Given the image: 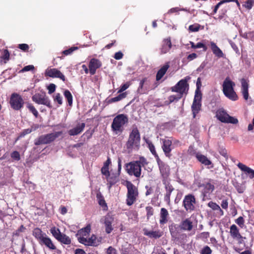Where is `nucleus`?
I'll list each match as a JSON object with an SVG mask.
<instances>
[{
    "label": "nucleus",
    "mask_w": 254,
    "mask_h": 254,
    "mask_svg": "<svg viewBox=\"0 0 254 254\" xmlns=\"http://www.w3.org/2000/svg\"><path fill=\"white\" fill-rule=\"evenodd\" d=\"M235 84L231 81L229 77H227L223 83V92L224 95L229 99L236 101L238 99V96L234 90Z\"/></svg>",
    "instance_id": "nucleus-1"
},
{
    "label": "nucleus",
    "mask_w": 254,
    "mask_h": 254,
    "mask_svg": "<svg viewBox=\"0 0 254 254\" xmlns=\"http://www.w3.org/2000/svg\"><path fill=\"white\" fill-rule=\"evenodd\" d=\"M140 141V136L139 130L136 127H133L126 144L127 148L129 149L137 148L139 146Z\"/></svg>",
    "instance_id": "nucleus-2"
},
{
    "label": "nucleus",
    "mask_w": 254,
    "mask_h": 254,
    "mask_svg": "<svg viewBox=\"0 0 254 254\" xmlns=\"http://www.w3.org/2000/svg\"><path fill=\"white\" fill-rule=\"evenodd\" d=\"M128 122V118L127 115L120 114L117 116L114 119L112 124V128L116 133L122 132L124 125Z\"/></svg>",
    "instance_id": "nucleus-3"
},
{
    "label": "nucleus",
    "mask_w": 254,
    "mask_h": 254,
    "mask_svg": "<svg viewBox=\"0 0 254 254\" xmlns=\"http://www.w3.org/2000/svg\"><path fill=\"white\" fill-rule=\"evenodd\" d=\"M126 186L127 189V204L128 205H131L136 200L138 194L137 190L136 187L130 182L127 181Z\"/></svg>",
    "instance_id": "nucleus-4"
},
{
    "label": "nucleus",
    "mask_w": 254,
    "mask_h": 254,
    "mask_svg": "<svg viewBox=\"0 0 254 254\" xmlns=\"http://www.w3.org/2000/svg\"><path fill=\"white\" fill-rule=\"evenodd\" d=\"M190 79V76H186L185 78L180 80L178 83L172 87V91L179 93L181 96L186 93L189 89L188 81Z\"/></svg>",
    "instance_id": "nucleus-5"
},
{
    "label": "nucleus",
    "mask_w": 254,
    "mask_h": 254,
    "mask_svg": "<svg viewBox=\"0 0 254 254\" xmlns=\"http://www.w3.org/2000/svg\"><path fill=\"white\" fill-rule=\"evenodd\" d=\"M202 94L200 91L195 90V95L193 103L191 106V111L193 118H195L196 115L199 112L201 107Z\"/></svg>",
    "instance_id": "nucleus-6"
},
{
    "label": "nucleus",
    "mask_w": 254,
    "mask_h": 254,
    "mask_svg": "<svg viewBox=\"0 0 254 254\" xmlns=\"http://www.w3.org/2000/svg\"><path fill=\"white\" fill-rule=\"evenodd\" d=\"M216 116L218 120L222 123L236 124L238 123L237 119L230 116L224 110L219 109L216 112Z\"/></svg>",
    "instance_id": "nucleus-7"
},
{
    "label": "nucleus",
    "mask_w": 254,
    "mask_h": 254,
    "mask_svg": "<svg viewBox=\"0 0 254 254\" xmlns=\"http://www.w3.org/2000/svg\"><path fill=\"white\" fill-rule=\"evenodd\" d=\"M126 170L127 173L130 176H134L138 178L141 175V168L137 162L132 161L126 165Z\"/></svg>",
    "instance_id": "nucleus-8"
},
{
    "label": "nucleus",
    "mask_w": 254,
    "mask_h": 254,
    "mask_svg": "<svg viewBox=\"0 0 254 254\" xmlns=\"http://www.w3.org/2000/svg\"><path fill=\"white\" fill-rule=\"evenodd\" d=\"M62 134L61 132H56L49 133L46 135L41 136L35 142V145H40L42 144H48L54 141L56 138Z\"/></svg>",
    "instance_id": "nucleus-9"
},
{
    "label": "nucleus",
    "mask_w": 254,
    "mask_h": 254,
    "mask_svg": "<svg viewBox=\"0 0 254 254\" xmlns=\"http://www.w3.org/2000/svg\"><path fill=\"white\" fill-rule=\"evenodd\" d=\"M195 203L194 196L190 194L186 195L183 200V206L186 210L189 212L194 210Z\"/></svg>",
    "instance_id": "nucleus-10"
},
{
    "label": "nucleus",
    "mask_w": 254,
    "mask_h": 254,
    "mask_svg": "<svg viewBox=\"0 0 254 254\" xmlns=\"http://www.w3.org/2000/svg\"><path fill=\"white\" fill-rule=\"evenodd\" d=\"M114 221V216L110 213H108L101 219V222L104 225L105 232L107 234L111 233L113 230L112 224Z\"/></svg>",
    "instance_id": "nucleus-11"
},
{
    "label": "nucleus",
    "mask_w": 254,
    "mask_h": 254,
    "mask_svg": "<svg viewBox=\"0 0 254 254\" xmlns=\"http://www.w3.org/2000/svg\"><path fill=\"white\" fill-rule=\"evenodd\" d=\"M23 100L22 97L17 93L12 94L10 104L11 107L14 110H18L21 109L23 105Z\"/></svg>",
    "instance_id": "nucleus-12"
},
{
    "label": "nucleus",
    "mask_w": 254,
    "mask_h": 254,
    "mask_svg": "<svg viewBox=\"0 0 254 254\" xmlns=\"http://www.w3.org/2000/svg\"><path fill=\"white\" fill-rule=\"evenodd\" d=\"M32 100L38 104L45 105L50 107V101L45 93H37L34 95L32 97Z\"/></svg>",
    "instance_id": "nucleus-13"
},
{
    "label": "nucleus",
    "mask_w": 254,
    "mask_h": 254,
    "mask_svg": "<svg viewBox=\"0 0 254 254\" xmlns=\"http://www.w3.org/2000/svg\"><path fill=\"white\" fill-rule=\"evenodd\" d=\"M45 75L46 76L60 78L63 81L65 80L64 75L59 70L55 68H47L45 70Z\"/></svg>",
    "instance_id": "nucleus-14"
},
{
    "label": "nucleus",
    "mask_w": 254,
    "mask_h": 254,
    "mask_svg": "<svg viewBox=\"0 0 254 254\" xmlns=\"http://www.w3.org/2000/svg\"><path fill=\"white\" fill-rule=\"evenodd\" d=\"M160 173L163 178H166L170 174V168L168 165L162 162L159 158L157 159Z\"/></svg>",
    "instance_id": "nucleus-15"
},
{
    "label": "nucleus",
    "mask_w": 254,
    "mask_h": 254,
    "mask_svg": "<svg viewBox=\"0 0 254 254\" xmlns=\"http://www.w3.org/2000/svg\"><path fill=\"white\" fill-rule=\"evenodd\" d=\"M101 65V62L99 60L94 58L91 59L89 64L90 73L91 75H94L96 73V69Z\"/></svg>",
    "instance_id": "nucleus-16"
},
{
    "label": "nucleus",
    "mask_w": 254,
    "mask_h": 254,
    "mask_svg": "<svg viewBox=\"0 0 254 254\" xmlns=\"http://www.w3.org/2000/svg\"><path fill=\"white\" fill-rule=\"evenodd\" d=\"M172 47V43L170 38L164 39L162 42L161 47L160 48V54H165L169 52Z\"/></svg>",
    "instance_id": "nucleus-17"
},
{
    "label": "nucleus",
    "mask_w": 254,
    "mask_h": 254,
    "mask_svg": "<svg viewBox=\"0 0 254 254\" xmlns=\"http://www.w3.org/2000/svg\"><path fill=\"white\" fill-rule=\"evenodd\" d=\"M90 232V226L88 225L86 227L79 230L76 236L79 241L80 243V239H86L87 238L89 233Z\"/></svg>",
    "instance_id": "nucleus-18"
},
{
    "label": "nucleus",
    "mask_w": 254,
    "mask_h": 254,
    "mask_svg": "<svg viewBox=\"0 0 254 254\" xmlns=\"http://www.w3.org/2000/svg\"><path fill=\"white\" fill-rule=\"evenodd\" d=\"M80 243L87 246H97L100 243V241L97 240L96 236L94 235H92L89 238H87L86 239H80Z\"/></svg>",
    "instance_id": "nucleus-19"
},
{
    "label": "nucleus",
    "mask_w": 254,
    "mask_h": 254,
    "mask_svg": "<svg viewBox=\"0 0 254 254\" xmlns=\"http://www.w3.org/2000/svg\"><path fill=\"white\" fill-rule=\"evenodd\" d=\"M195 157L198 160L199 162H200L201 164H203L205 166H210L208 167V168H212L213 167V165L211 162V161L209 160L207 157L202 154L198 152L195 154Z\"/></svg>",
    "instance_id": "nucleus-20"
},
{
    "label": "nucleus",
    "mask_w": 254,
    "mask_h": 254,
    "mask_svg": "<svg viewBox=\"0 0 254 254\" xmlns=\"http://www.w3.org/2000/svg\"><path fill=\"white\" fill-rule=\"evenodd\" d=\"M143 231L144 235L150 238L157 239L163 235V232L160 230L151 231L147 229H144Z\"/></svg>",
    "instance_id": "nucleus-21"
},
{
    "label": "nucleus",
    "mask_w": 254,
    "mask_h": 254,
    "mask_svg": "<svg viewBox=\"0 0 254 254\" xmlns=\"http://www.w3.org/2000/svg\"><path fill=\"white\" fill-rule=\"evenodd\" d=\"M163 141V145H162V148L163 150V151L165 153V155L167 157H170V152L171 151V145H172V141L168 139H165L162 140Z\"/></svg>",
    "instance_id": "nucleus-22"
},
{
    "label": "nucleus",
    "mask_w": 254,
    "mask_h": 254,
    "mask_svg": "<svg viewBox=\"0 0 254 254\" xmlns=\"http://www.w3.org/2000/svg\"><path fill=\"white\" fill-rule=\"evenodd\" d=\"M237 166L241 171L244 172L246 174L248 175L250 178L253 179L254 178V170L241 163H239L237 165Z\"/></svg>",
    "instance_id": "nucleus-23"
},
{
    "label": "nucleus",
    "mask_w": 254,
    "mask_h": 254,
    "mask_svg": "<svg viewBox=\"0 0 254 254\" xmlns=\"http://www.w3.org/2000/svg\"><path fill=\"white\" fill-rule=\"evenodd\" d=\"M84 123H78L75 127L68 130V134L70 135H76L81 132L85 127Z\"/></svg>",
    "instance_id": "nucleus-24"
},
{
    "label": "nucleus",
    "mask_w": 254,
    "mask_h": 254,
    "mask_svg": "<svg viewBox=\"0 0 254 254\" xmlns=\"http://www.w3.org/2000/svg\"><path fill=\"white\" fill-rule=\"evenodd\" d=\"M241 92L242 95L245 100H247L249 96L248 92L249 84L245 79L243 78L241 80Z\"/></svg>",
    "instance_id": "nucleus-25"
},
{
    "label": "nucleus",
    "mask_w": 254,
    "mask_h": 254,
    "mask_svg": "<svg viewBox=\"0 0 254 254\" xmlns=\"http://www.w3.org/2000/svg\"><path fill=\"white\" fill-rule=\"evenodd\" d=\"M210 46L213 54H214L215 56L219 58L224 57V55L223 52L214 42H210Z\"/></svg>",
    "instance_id": "nucleus-26"
},
{
    "label": "nucleus",
    "mask_w": 254,
    "mask_h": 254,
    "mask_svg": "<svg viewBox=\"0 0 254 254\" xmlns=\"http://www.w3.org/2000/svg\"><path fill=\"white\" fill-rule=\"evenodd\" d=\"M230 234L233 239L239 240L242 238L239 232V230L235 224H233L230 228Z\"/></svg>",
    "instance_id": "nucleus-27"
},
{
    "label": "nucleus",
    "mask_w": 254,
    "mask_h": 254,
    "mask_svg": "<svg viewBox=\"0 0 254 254\" xmlns=\"http://www.w3.org/2000/svg\"><path fill=\"white\" fill-rule=\"evenodd\" d=\"M180 226L182 230L190 231L192 229V222L189 219H186L182 221Z\"/></svg>",
    "instance_id": "nucleus-28"
},
{
    "label": "nucleus",
    "mask_w": 254,
    "mask_h": 254,
    "mask_svg": "<svg viewBox=\"0 0 254 254\" xmlns=\"http://www.w3.org/2000/svg\"><path fill=\"white\" fill-rule=\"evenodd\" d=\"M40 244L45 245L47 248L50 250H55L56 249L55 246L53 243L51 239L47 237V235L44 236V238L39 242Z\"/></svg>",
    "instance_id": "nucleus-29"
},
{
    "label": "nucleus",
    "mask_w": 254,
    "mask_h": 254,
    "mask_svg": "<svg viewBox=\"0 0 254 254\" xmlns=\"http://www.w3.org/2000/svg\"><path fill=\"white\" fill-rule=\"evenodd\" d=\"M160 219L159 220L161 224H166L168 221L169 213L167 210L162 208L160 211Z\"/></svg>",
    "instance_id": "nucleus-30"
},
{
    "label": "nucleus",
    "mask_w": 254,
    "mask_h": 254,
    "mask_svg": "<svg viewBox=\"0 0 254 254\" xmlns=\"http://www.w3.org/2000/svg\"><path fill=\"white\" fill-rule=\"evenodd\" d=\"M169 67V65L167 63L164 65L161 68L158 70L157 75H156V80H160L162 77L164 75V74L166 73V71H167Z\"/></svg>",
    "instance_id": "nucleus-31"
},
{
    "label": "nucleus",
    "mask_w": 254,
    "mask_h": 254,
    "mask_svg": "<svg viewBox=\"0 0 254 254\" xmlns=\"http://www.w3.org/2000/svg\"><path fill=\"white\" fill-rule=\"evenodd\" d=\"M33 236L40 242L46 235L39 228H35L33 231Z\"/></svg>",
    "instance_id": "nucleus-32"
},
{
    "label": "nucleus",
    "mask_w": 254,
    "mask_h": 254,
    "mask_svg": "<svg viewBox=\"0 0 254 254\" xmlns=\"http://www.w3.org/2000/svg\"><path fill=\"white\" fill-rule=\"evenodd\" d=\"M165 189L166 191V193L165 196V200L166 201H170V195L172 191L174 190V188L169 183L165 184Z\"/></svg>",
    "instance_id": "nucleus-33"
},
{
    "label": "nucleus",
    "mask_w": 254,
    "mask_h": 254,
    "mask_svg": "<svg viewBox=\"0 0 254 254\" xmlns=\"http://www.w3.org/2000/svg\"><path fill=\"white\" fill-rule=\"evenodd\" d=\"M57 240L65 245L70 244L71 243L69 237L64 234H62Z\"/></svg>",
    "instance_id": "nucleus-34"
},
{
    "label": "nucleus",
    "mask_w": 254,
    "mask_h": 254,
    "mask_svg": "<svg viewBox=\"0 0 254 254\" xmlns=\"http://www.w3.org/2000/svg\"><path fill=\"white\" fill-rule=\"evenodd\" d=\"M50 232L52 233V235L57 239L58 240L61 235L62 234V233L61 232L60 230L56 228V227H52L51 230Z\"/></svg>",
    "instance_id": "nucleus-35"
},
{
    "label": "nucleus",
    "mask_w": 254,
    "mask_h": 254,
    "mask_svg": "<svg viewBox=\"0 0 254 254\" xmlns=\"http://www.w3.org/2000/svg\"><path fill=\"white\" fill-rule=\"evenodd\" d=\"M190 43L191 45V47L193 49L203 48L204 51H206L207 49V47L201 42H199L196 44H195L193 42L190 41Z\"/></svg>",
    "instance_id": "nucleus-36"
},
{
    "label": "nucleus",
    "mask_w": 254,
    "mask_h": 254,
    "mask_svg": "<svg viewBox=\"0 0 254 254\" xmlns=\"http://www.w3.org/2000/svg\"><path fill=\"white\" fill-rule=\"evenodd\" d=\"M214 189V187L213 185L210 183H207L205 185L204 189V193L205 195H207V194H209L212 192Z\"/></svg>",
    "instance_id": "nucleus-37"
},
{
    "label": "nucleus",
    "mask_w": 254,
    "mask_h": 254,
    "mask_svg": "<svg viewBox=\"0 0 254 254\" xmlns=\"http://www.w3.org/2000/svg\"><path fill=\"white\" fill-rule=\"evenodd\" d=\"M64 95L66 98L69 106H71L72 104V96L69 91L66 90L64 92Z\"/></svg>",
    "instance_id": "nucleus-38"
},
{
    "label": "nucleus",
    "mask_w": 254,
    "mask_h": 254,
    "mask_svg": "<svg viewBox=\"0 0 254 254\" xmlns=\"http://www.w3.org/2000/svg\"><path fill=\"white\" fill-rule=\"evenodd\" d=\"M127 94L126 93H122L119 94L117 97L112 98L110 99V102H115L119 101L121 100L122 99L125 98L126 97Z\"/></svg>",
    "instance_id": "nucleus-39"
},
{
    "label": "nucleus",
    "mask_w": 254,
    "mask_h": 254,
    "mask_svg": "<svg viewBox=\"0 0 254 254\" xmlns=\"http://www.w3.org/2000/svg\"><path fill=\"white\" fill-rule=\"evenodd\" d=\"M27 108L29 110V111L32 113V114L34 115L35 117H37L38 115V112L35 108L31 104H28L27 105Z\"/></svg>",
    "instance_id": "nucleus-40"
},
{
    "label": "nucleus",
    "mask_w": 254,
    "mask_h": 254,
    "mask_svg": "<svg viewBox=\"0 0 254 254\" xmlns=\"http://www.w3.org/2000/svg\"><path fill=\"white\" fill-rule=\"evenodd\" d=\"M200 253V254H211L212 250L209 247L205 246L201 250Z\"/></svg>",
    "instance_id": "nucleus-41"
},
{
    "label": "nucleus",
    "mask_w": 254,
    "mask_h": 254,
    "mask_svg": "<svg viewBox=\"0 0 254 254\" xmlns=\"http://www.w3.org/2000/svg\"><path fill=\"white\" fill-rule=\"evenodd\" d=\"M131 85V82L130 81L127 82L126 83L123 84L119 90L118 91V93H122L126 89H127L129 86Z\"/></svg>",
    "instance_id": "nucleus-42"
},
{
    "label": "nucleus",
    "mask_w": 254,
    "mask_h": 254,
    "mask_svg": "<svg viewBox=\"0 0 254 254\" xmlns=\"http://www.w3.org/2000/svg\"><path fill=\"white\" fill-rule=\"evenodd\" d=\"M135 162L138 163V165H139L141 168L147 164L146 159L143 157H140L138 160L135 161Z\"/></svg>",
    "instance_id": "nucleus-43"
},
{
    "label": "nucleus",
    "mask_w": 254,
    "mask_h": 254,
    "mask_svg": "<svg viewBox=\"0 0 254 254\" xmlns=\"http://www.w3.org/2000/svg\"><path fill=\"white\" fill-rule=\"evenodd\" d=\"M200 25L198 24H195L191 25L189 26V29L191 32H197L199 30Z\"/></svg>",
    "instance_id": "nucleus-44"
},
{
    "label": "nucleus",
    "mask_w": 254,
    "mask_h": 254,
    "mask_svg": "<svg viewBox=\"0 0 254 254\" xmlns=\"http://www.w3.org/2000/svg\"><path fill=\"white\" fill-rule=\"evenodd\" d=\"M148 146H149V148L150 151H151L152 154L153 155H154V156L156 157V159L157 158H159V156H158V155L155 151V146L153 145V144H152V143H150V144H149Z\"/></svg>",
    "instance_id": "nucleus-45"
},
{
    "label": "nucleus",
    "mask_w": 254,
    "mask_h": 254,
    "mask_svg": "<svg viewBox=\"0 0 254 254\" xmlns=\"http://www.w3.org/2000/svg\"><path fill=\"white\" fill-rule=\"evenodd\" d=\"M11 157L16 161H19L20 159L19 153L16 151H14L11 153Z\"/></svg>",
    "instance_id": "nucleus-46"
},
{
    "label": "nucleus",
    "mask_w": 254,
    "mask_h": 254,
    "mask_svg": "<svg viewBox=\"0 0 254 254\" xmlns=\"http://www.w3.org/2000/svg\"><path fill=\"white\" fill-rule=\"evenodd\" d=\"M54 100L55 102H57L59 105H62L63 103L62 97L60 93H57L55 96L54 97Z\"/></svg>",
    "instance_id": "nucleus-47"
},
{
    "label": "nucleus",
    "mask_w": 254,
    "mask_h": 254,
    "mask_svg": "<svg viewBox=\"0 0 254 254\" xmlns=\"http://www.w3.org/2000/svg\"><path fill=\"white\" fill-rule=\"evenodd\" d=\"M146 78H144L143 79L141 80L139 83V86L138 88V92L140 94L144 93V92L143 91V86L144 82L146 81Z\"/></svg>",
    "instance_id": "nucleus-48"
},
{
    "label": "nucleus",
    "mask_w": 254,
    "mask_h": 254,
    "mask_svg": "<svg viewBox=\"0 0 254 254\" xmlns=\"http://www.w3.org/2000/svg\"><path fill=\"white\" fill-rule=\"evenodd\" d=\"M208 205L209 207L214 210H217L219 209L220 207V206L217 204L212 201L209 202L208 204Z\"/></svg>",
    "instance_id": "nucleus-49"
},
{
    "label": "nucleus",
    "mask_w": 254,
    "mask_h": 254,
    "mask_svg": "<svg viewBox=\"0 0 254 254\" xmlns=\"http://www.w3.org/2000/svg\"><path fill=\"white\" fill-rule=\"evenodd\" d=\"M106 254H118L116 249H115L114 248L112 247V246L109 247L106 250Z\"/></svg>",
    "instance_id": "nucleus-50"
},
{
    "label": "nucleus",
    "mask_w": 254,
    "mask_h": 254,
    "mask_svg": "<svg viewBox=\"0 0 254 254\" xmlns=\"http://www.w3.org/2000/svg\"><path fill=\"white\" fill-rule=\"evenodd\" d=\"M181 98H182V96L180 95V94L178 96H177L176 95H172L169 97V100L170 103H172L175 101H178L179 99H181Z\"/></svg>",
    "instance_id": "nucleus-51"
},
{
    "label": "nucleus",
    "mask_w": 254,
    "mask_h": 254,
    "mask_svg": "<svg viewBox=\"0 0 254 254\" xmlns=\"http://www.w3.org/2000/svg\"><path fill=\"white\" fill-rule=\"evenodd\" d=\"M235 222L241 227H243L244 224V220L243 217L242 216L239 217L235 220Z\"/></svg>",
    "instance_id": "nucleus-52"
},
{
    "label": "nucleus",
    "mask_w": 254,
    "mask_h": 254,
    "mask_svg": "<svg viewBox=\"0 0 254 254\" xmlns=\"http://www.w3.org/2000/svg\"><path fill=\"white\" fill-rule=\"evenodd\" d=\"M48 93L52 94L55 92L56 90V85L54 84H50L48 87Z\"/></svg>",
    "instance_id": "nucleus-53"
},
{
    "label": "nucleus",
    "mask_w": 254,
    "mask_h": 254,
    "mask_svg": "<svg viewBox=\"0 0 254 254\" xmlns=\"http://www.w3.org/2000/svg\"><path fill=\"white\" fill-rule=\"evenodd\" d=\"M146 210L147 212V217H149L152 216L153 214V209L151 206H147L146 207Z\"/></svg>",
    "instance_id": "nucleus-54"
},
{
    "label": "nucleus",
    "mask_w": 254,
    "mask_h": 254,
    "mask_svg": "<svg viewBox=\"0 0 254 254\" xmlns=\"http://www.w3.org/2000/svg\"><path fill=\"white\" fill-rule=\"evenodd\" d=\"M34 66L33 65H28L24 67L21 70V72H25L34 69Z\"/></svg>",
    "instance_id": "nucleus-55"
},
{
    "label": "nucleus",
    "mask_w": 254,
    "mask_h": 254,
    "mask_svg": "<svg viewBox=\"0 0 254 254\" xmlns=\"http://www.w3.org/2000/svg\"><path fill=\"white\" fill-rule=\"evenodd\" d=\"M77 49V48H76V47L71 48L68 50H64V51H63V53L65 55H68L71 54L73 52V51H74L75 50H76Z\"/></svg>",
    "instance_id": "nucleus-56"
},
{
    "label": "nucleus",
    "mask_w": 254,
    "mask_h": 254,
    "mask_svg": "<svg viewBox=\"0 0 254 254\" xmlns=\"http://www.w3.org/2000/svg\"><path fill=\"white\" fill-rule=\"evenodd\" d=\"M253 5V2L252 0H248L244 5L245 7L248 8V9H251Z\"/></svg>",
    "instance_id": "nucleus-57"
},
{
    "label": "nucleus",
    "mask_w": 254,
    "mask_h": 254,
    "mask_svg": "<svg viewBox=\"0 0 254 254\" xmlns=\"http://www.w3.org/2000/svg\"><path fill=\"white\" fill-rule=\"evenodd\" d=\"M9 57V54L8 51L7 50H4L3 52V54L2 55V58L4 60H8Z\"/></svg>",
    "instance_id": "nucleus-58"
},
{
    "label": "nucleus",
    "mask_w": 254,
    "mask_h": 254,
    "mask_svg": "<svg viewBox=\"0 0 254 254\" xmlns=\"http://www.w3.org/2000/svg\"><path fill=\"white\" fill-rule=\"evenodd\" d=\"M18 47L19 49L23 51H26L28 49L29 46L27 44H21L18 45Z\"/></svg>",
    "instance_id": "nucleus-59"
},
{
    "label": "nucleus",
    "mask_w": 254,
    "mask_h": 254,
    "mask_svg": "<svg viewBox=\"0 0 254 254\" xmlns=\"http://www.w3.org/2000/svg\"><path fill=\"white\" fill-rule=\"evenodd\" d=\"M123 54L121 52H118L115 53L114 58L116 60H120L123 58Z\"/></svg>",
    "instance_id": "nucleus-60"
},
{
    "label": "nucleus",
    "mask_w": 254,
    "mask_h": 254,
    "mask_svg": "<svg viewBox=\"0 0 254 254\" xmlns=\"http://www.w3.org/2000/svg\"><path fill=\"white\" fill-rule=\"evenodd\" d=\"M101 171L103 174L105 175H109V167H106L103 166L101 169Z\"/></svg>",
    "instance_id": "nucleus-61"
},
{
    "label": "nucleus",
    "mask_w": 254,
    "mask_h": 254,
    "mask_svg": "<svg viewBox=\"0 0 254 254\" xmlns=\"http://www.w3.org/2000/svg\"><path fill=\"white\" fill-rule=\"evenodd\" d=\"M221 206L223 209H227L228 206V203L227 200H223L221 203Z\"/></svg>",
    "instance_id": "nucleus-62"
},
{
    "label": "nucleus",
    "mask_w": 254,
    "mask_h": 254,
    "mask_svg": "<svg viewBox=\"0 0 254 254\" xmlns=\"http://www.w3.org/2000/svg\"><path fill=\"white\" fill-rule=\"evenodd\" d=\"M197 57V55L195 53H192L191 54H190L188 56V59L189 60V61H192L193 60H194V59H195Z\"/></svg>",
    "instance_id": "nucleus-63"
},
{
    "label": "nucleus",
    "mask_w": 254,
    "mask_h": 254,
    "mask_svg": "<svg viewBox=\"0 0 254 254\" xmlns=\"http://www.w3.org/2000/svg\"><path fill=\"white\" fill-rule=\"evenodd\" d=\"M75 254H85V253L82 249H77L75 250Z\"/></svg>",
    "instance_id": "nucleus-64"
}]
</instances>
